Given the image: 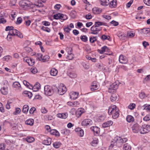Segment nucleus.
<instances>
[{"instance_id":"8","label":"nucleus","mask_w":150,"mask_h":150,"mask_svg":"<svg viewBox=\"0 0 150 150\" xmlns=\"http://www.w3.org/2000/svg\"><path fill=\"white\" fill-rule=\"evenodd\" d=\"M9 35H12V36H17L20 38H22L23 37V35L18 30L13 28L12 31H9Z\"/></svg>"},{"instance_id":"21","label":"nucleus","mask_w":150,"mask_h":150,"mask_svg":"<svg viewBox=\"0 0 150 150\" xmlns=\"http://www.w3.org/2000/svg\"><path fill=\"white\" fill-rule=\"evenodd\" d=\"M75 132L80 137H83L84 135V131L81 128L77 127L75 129Z\"/></svg>"},{"instance_id":"35","label":"nucleus","mask_w":150,"mask_h":150,"mask_svg":"<svg viewBox=\"0 0 150 150\" xmlns=\"http://www.w3.org/2000/svg\"><path fill=\"white\" fill-rule=\"evenodd\" d=\"M131 146L127 143L125 144L123 146L124 150H131Z\"/></svg>"},{"instance_id":"58","label":"nucleus","mask_w":150,"mask_h":150,"mask_svg":"<svg viewBox=\"0 0 150 150\" xmlns=\"http://www.w3.org/2000/svg\"><path fill=\"white\" fill-rule=\"evenodd\" d=\"M82 65L85 69H87L89 68V66L85 62H83Z\"/></svg>"},{"instance_id":"22","label":"nucleus","mask_w":150,"mask_h":150,"mask_svg":"<svg viewBox=\"0 0 150 150\" xmlns=\"http://www.w3.org/2000/svg\"><path fill=\"white\" fill-rule=\"evenodd\" d=\"M98 52L100 54H103L105 52H109L110 50L109 48L106 46L102 47L100 50H98Z\"/></svg>"},{"instance_id":"46","label":"nucleus","mask_w":150,"mask_h":150,"mask_svg":"<svg viewBox=\"0 0 150 150\" xmlns=\"http://www.w3.org/2000/svg\"><path fill=\"white\" fill-rule=\"evenodd\" d=\"M41 29L48 33H49L50 31V29L49 28L44 26H42L41 28Z\"/></svg>"},{"instance_id":"55","label":"nucleus","mask_w":150,"mask_h":150,"mask_svg":"<svg viewBox=\"0 0 150 150\" xmlns=\"http://www.w3.org/2000/svg\"><path fill=\"white\" fill-rule=\"evenodd\" d=\"M31 72L33 74H36L38 72L37 70L35 67H33L30 69Z\"/></svg>"},{"instance_id":"34","label":"nucleus","mask_w":150,"mask_h":150,"mask_svg":"<svg viewBox=\"0 0 150 150\" xmlns=\"http://www.w3.org/2000/svg\"><path fill=\"white\" fill-rule=\"evenodd\" d=\"M13 86L14 88H18L19 89H20L21 88L20 84L17 81L13 83Z\"/></svg>"},{"instance_id":"59","label":"nucleus","mask_w":150,"mask_h":150,"mask_svg":"<svg viewBox=\"0 0 150 150\" xmlns=\"http://www.w3.org/2000/svg\"><path fill=\"white\" fill-rule=\"evenodd\" d=\"M5 148V144L2 143L0 144V150H4Z\"/></svg>"},{"instance_id":"29","label":"nucleus","mask_w":150,"mask_h":150,"mask_svg":"<svg viewBox=\"0 0 150 150\" xmlns=\"http://www.w3.org/2000/svg\"><path fill=\"white\" fill-rule=\"evenodd\" d=\"M34 123V120L32 119H28L25 122V123L27 125L32 126Z\"/></svg>"},{"instance_id":"57","label":"nucleus","mask_w":150,"mask_h":150,"mask_svg":"<svg viewBox=\"0 0 150 150\" xmlns=\"http://www.w3.org/2000/svg\"><path fill=\"white\" fill-rule=\"evenodd\" d=\"M13 28V27L12 26H7L6 27L5 29L6 31H12V30Z\"/></svg>"},{"instance_id":"14","label":"nucleus","mask_w":150,"mask_h":150,"mask_svg":"<svg viewBox=\"0 0 150 150\" xmlns=\"http://www.w3.org/2000/svg\"><path fill=\"white\" fill-rule=\"evenodd\" d=\"M64 17H66V16L60 13L56 14L53 16L54 18L55 19H60L64 20L66 19L67 18L65 19Z\"/></svg>"},{"instance_id":"43","label":"nucleus","mask_w":150,"mask_h":150,"mask_svg":"<svg viewBox=\"0 0 150 150\" xmlns=\"http://www.w3.org/2000/svg\"><path fill=\"white\" fill-rule=\"evenodd\" d=\"M117 96L116 94H112L110 97V100L111 101L113 102L115 101L117 99Z\"/></svg>"},{"instance_id":"37","label":"nucleus","mask_w":150,"mask_h":150,"mask_svg":"<svg viewBox=\"0 0 150 150\" xmlns=\"http://www.w3.org/2000/svg\"><path fill=\"white\" fill-rule=\"evenodd\" d=\"M150 31V28H143L141 30V32L142 34H148Z\"/></svg>"},{"instance_id":"63","label":"nucleus","mask_w":150,"mask_h":150,"mask_svg":"<svg viewBox=\"0 0 150 150\" xmlns=\"http://www.w3.org/2000/svg\"><path fill=\"white\" fill-rule=\"evenodd\" d=\"M10 56H4L3 58V60H6L8 61V60L11 58Z\"/></svg>"},{"instance_id":"23","label":"nucleus","mask_w":150,"mask_h":150,"mask_svg":"<svg viewBox=\"0 0 150 150\" xmlns=\"http://www.w3.org/2000/svg\"><path fill=\"white\" fill-rule=\"evenodd\" d=\"M67 104L68 105L71 107H76L79 104V103L77 101L74 102L69 101L67 103Z\"/></svg>"},{"instance_id":"40","label":"nucleus","mask_w":150,"mask_h":150,"mask_svg":"<svg viewBox=\"0 0 150 150\" xmlns=\"http://www.w3.org/2000/svg\"><path fill=\"white\" fill-rule=\"evenodd\" d=\"M69 130L67 129H63L61 130V133L63 135H68Z\"/></svg>"},{"instance_id":"33","label":"nucleus","mask_w":150,"mask_h":150,"mask_svg":"<svg viewBox=\"0 0 150 150\" xmlns=\"http://www.w3.org/2000/svg\"><path fill=\"white\" fill-rule=\"evenodd\" d=\"M58 73L57 70L55 68L52 69L50 71L51 75L53 76H55L57 75Z\"/></svg>"},{"instance_id":"3","label":"nucleus","mask_w":150,"mask_h":150,"mask_svg":"<svg viewBox=\"0 0 150 150\" xmlns=\"http://www.w3.org/2000/svg\"><path fill=\"white\" fill-rule=\"evenodd\" d=\"M20 6L26 9L29 7H31L34 5L32 3L28 0H23L21 1L19 3Z\"/></svg>"},{"instance_id":"47","label":"nucleus","mask_w":150,"mask_h":150,"mask_svg":"<svg viewBox=\"0 0 150 150\" xmlns=\"http://www.w3.org/2000/svg\"><path fill=\"white\" fill-rule=\"evenodd\" d=\"M135 35V33H133L132 31L128 32L127 33V36L130 38L133 37Z\"/></svg>"},{"instance_id":"36","label":"nucleus","mask_w":150,"mask_h":150,"mask_svg":"<svg viewBox=\"0 0 150 150\" xmlns=\"http://www.w3.org/2000/svg\"><path fill=\"white\" fill-rule=\"evenodd\" d=\"M29 107L27 105H24L23 107V112L25 113H27L29 110Z\"/></svg>"},{"instance_id":"11","label":"nucleus","mask_w":150,"mask_h":150,"mask_svg":"<svg viewBox=\"0 0 150 150\" xmlns=\"http://www.w3.org/2000/svg\"><path fill=\"white\" fill-rule=\"evenodd\" d=\"M93 123L92 120L90 119H86L82 122L81 125L83 126H90Z\"/></svg>"},{"instance_id":"44","label":"nucleus","mask_w":150,"mask_h":150,"mask_svg":"<svg viewBox=\"0 0 150 150\" xmlns=\"http://www.w3.org/2000/svg\"><path fill=\"white\" fill-rule=\"evenodd\" d=\"M24 94L27 95L29 98H31L32 96V93L30 92L25 91L24 92Z\"/></svg>"},{"instance_id":"50","label":"nucleus","mask_w":150,"mask_h":150,"mask_svg":"<svg viewBox=\"0 0 150 150\" xmlns=\"http://www.w3.org/2000/svg\"><path fill=\"white\" fill-rule=\"evenodd\" d=\"M83 112L81 110L78 109L76 112V115L77 116L79 117L81 116L83 113Z\"/></svg>"},{"instance_id":"53","label":"nucleus","mask_w":150,"mask_h":150,"mask_svg":"<svg viewBox=\"0 0 150 150\" xmlns=\"http://www.w3.org/2000/svg\"><path fill=\"white\" fill-rule=\"evenodd\" d=\"M135 107V104L134 103L130 104L128 106V108L131 110L134 109Z\"/></svg>"},{"instance_id":"45","label":"nucleus","mask_w":150,"mask_h":150,"mask_svg":"<svg viewBox=\"0 0 150 150\" xmlns=\"http://www.w3.org/2000/svg\"><path fill=\"white\" fill-rule=\"evenodd\" d=\"M81 39L83 42H86L88 40V38L86 35H81L80 37Z\"/></svg>"},{"instance_id":"16","label":"nucleus","mask_w":150,"mask_h":150,"mask_svg":"<svg viewBox=\"0 0 150 150\" xmlns=\"http://www.w3.org/2000/svg\"><path fill=\"white\" fill-rule=\"evenodd\" d=\"M139 126L137 123H136L133 125L132 127V131L134 133H137L139 132Z\"/></svg>"},{"instance_id":"62","label":"nucleus","mask_w":150,"mask_h":150,"mask_svg":"<svg viewBox=\"0 0 150 150\" xmlns=\"http://www.w3.org/2000/svg\"><path fill=\"white\" fill-rule=\"evenodd\" d=\"M92 18V16L91 15V14L90 13H88L87 15H86L85 16V18L87 19H90Z\"/></svg>"},{"instance_id":"52","label":"nucleus","mask_w":150,"mask_h":150,"mask_svg":"<svg viewBox=\"0 0 150 150\" xmlns=\"http://www.w3.org/2000/svg\"><path fill=\"white\" fill-rule=\"evenodd\" d=\"M96 38V37H90V42L91 43L94 42L97 40Z\"/></svg>"},{"instance_id":"49","label":"nucleus","mask_w":150,"mask_h":150,"mask_svg":"<svg viewBox=\"0 0 150 150\" xmlns=\"http://www.w3.org/2000/svg\"><path fill=\"white\" fill-rule=\"evenodd\" d=\"M21 111V110L19 108H16L15 111L13 112V114L15 115H17Z\"/></svg>"},{"instance_id":"38","label":"nucleus","mask_w":150,"mask_h":150,"mask_svg":"<svg viewBox=\"0 0 150 150\" xmlns=\"http://www.w3.org/2000/svg\"><path fill=\"white\" fill-rule=\"evenodd\" d=\"M92 11L94 14H98L100 12V9L96 7H94L93 8Z\"/></svg>"},{"instance_id":"56","label":"nucleus","mask_w":150,"mask_h":150,"mask_svg":"<svg viewBox=\"0 0 150 150\" xmlns=\"http://www.w3.org/2000/svg\"><path fill=\"white\" fill-rule=\"evenodd\" d=\"M22 21V18L21 17H18L17 19L16 23L17 25L21 23Z\"/></svg>"},{"instance_id":"7","label":"nucleus","mask_w":150,"mask_h":150,"mask_svg":"<svg viewBox=\"0 0 150 150\" xmlns=\"http://www.w3.org/2000/svg\"><path fill=\"white\" fill-rule=\"evenodd\" d=\"M45 94L47 96H50L53 94V90L51 86L47 85L44 87Z\"/></svg>"},{"instance_id":"2","label":"nucleus","mask_w":150,"mask_h":150,"mask_svg":"<svg viewBox=\"0 0 150 150\" xmlns=\"http://www.w3.org/2000/svg\"><path fill=\"white\" fill-rule=\"evenodd\" d=\"M127 140L126 138H122L120 137H118L115 142H112L110 145L109 146V149L111 150L115 145H118L119 143H123L125 142Z\"/></svg>"},{"instance_id":"42","label":"nucleus","mask_w":150,"mask_h":150,"mask_svg":"<svg viewBox=\"0 0 150 150\" xmlns=\"http://www.w3.org/2000/svg\"><path fill=\"white\" fill-rule=\"evenodd\" d=\"M61 145V143L59 142H56L53 144V146L56 148H59Z\"/></svg>"},{"instance_id":"60","label":"nucleus","mask_w":150,"mask_h":150,"mask_svg":"<svg viewBox=\"0 0 150 150\" xmlns=\"http://www.w3.org/2000/svg\"><path fill=\"white\" fill-rule=\"evenodd\" d=\"M143 120L147 121L150 120V115H147L143 118Z\"/></svg>"},{"instance_id":"28","label":"nucleus","mask_w":150,"mask_h":150,"mask_svg":"<svg viewBox=\"0 0 150 150\" xmlns=\"http://www.w3.org/2000/svg\"><path fill=\"white\" fill-rule=\"evenodd\" d=\"M57 116L58 117L61 118L65 119L67 117L68 114L67 113L62 114L59 113L57 115Z\"/></svg>"},{"instance_id":"24","label":"nucleus","mask_w":150,"mask_h":150,"mask_svg":"<svg viewBox=\"0 0 150 150\" xmlns=\"http://www.w3.org/2000/svg\"><path fill=\"white\" fill-rule=\"evenodd\" d=\"M113 122L111 121H109L105 122L104 123L102 124V127L104 128L109 127L112 125Z\"/></svg>"},{"instance_id":"17","label":"nucleus","mask_w":150,"mask_h":150,"mask_svg":"<svg viewBox=\"0 0 150 150\" xmlns=\"http://www.w3.org/2000/svg\"><path fill=\"white\" fill-rule=\"evenodd\" d=\"M91 130L93 132L95 135H98L99 134L100 130V128L97 127H91Z\"/></svg>"},{"instance_id":"19","label":"nucleus","mask_w":150,"mask_h":150,"mask_svg":"<svg viewBox=\"0 0 150 150\" xmlns=\"http://www.w3.org/2000/svg\"><path fill=\"white\" fill-rule=\"evenodd\" d=\"M79 94L78 92H71L70 93V98L71 99L75 100L78 98Z\"/></svg>"},{"instance_id":"41","label":"nucleus","mask_w":150,"mask_h":150,"mask_svg":"<svg viewBox=\"0 0 150 150\" xmlns=\"http://www.w3.org/2000/svg\"><path fill=\"white\" fill-rule=\"evenodd\" d=\"M35 140V139L33 137H27L26 138V141L28 142L31 143Z\"/></svg>"},{"instance_id":"6","label":"nucleus","mask_w":150,"mask_h":150,"mask_svg":"<svg viewBox=\"0 0 150 150\" xmlns=\"http://www.w3.org/2000/svg\"><path fill=\"white\" fill-rule=\"evenodd\" d=\"M119 84V82L116 81L110 85L108 88V92L110 93L115 92L118 88Z\"/></svg>"},{"instance_id":"4","label":"nucleus","mask_w":150,"mask_h":150,"mask_svg":"<svg viewBox=\"0 0 150 150\" xmlns=\"http://www.w3.org/2000/svg\"><path fill=\"white\" fill-rule=\"evenodd\" d=\"M9 85L7 81H5L4 83V86L1 89L0 91L1 93L4 95H7L8 92V87Z\"/></svg>"},{"instance_id":"48","label":"nucleus","mask_w":150,"mask_h":150,"mask_svg":"<svg viewBox=\"0 0 150 150\" xmlns=\"http://www.w3.org/2000/svg\"><path fill=\"white\" fill-rule=\"evenodd\" d=\"M110 38V36H107L105 35H103L101 38V39L103 40H108Z\"/></svg>"},{"instance_id":"10","label":"nucleus","mask_w":150,"mask_h":150,"mask_svg":"<svg viewBox=\"0 0 150 150\" xmlns=\"http://www.w3.org/2000/svg\"><path fill=\"white\" fill-rule=\"evenodd\" d=\"M37 55L38 56L40 55V57H38L37 58V60L42 61L43 62H45L48 61L50 57L49 56L46 55L44 56L42 58V54L40 53H37Z\"/></svg>"},{"instance_id":"13","label":"nucleus","mask_w":150,"mask_h":150,"mask_svg":"<svg viewBox=\"0 0 150 150\" xmlns=\"http://www.w3.org/2000/svg\"><path fill=\"white\" fill-rule=\"evenodd\" d=\"M23 61L26 62L29 66H32L35 63V60L34 59L27 57H25L23 59Z\"/></svg>"},{"instance_id":"9","label":"nucleus","mask_w":150,"mask_h":150,"mask_svg":"<svg viewBox=\"0 0 150 150\" xmlns=\"http://www.w3.org/2000/svg\"><path fill=\"white\" fill-rule=\"evenodd\" d=\"M101 30V28L100 27H98L94 25L91 28V33L94 35H97Z\"/></svg>"},{"instance_id":"54","label":"nucleus","mask_w":150,"mask_h":150,"mask_svg":"<svg viewBox=\"0 0 150 150\" xmlns=\"http://www.w3.org/2000/svg\"><path fill=\"white\" fill-rule=\"evenodd\" d=\"M139 97L141 99H143L147 97L144 92H142L139 94Z\"/></svg>"},{"instance_id":"5","label":"nucleus","mask_w":150,"mask_h":150,"mask_svg":"<svg viewBox=\"0 0 150 150\" xmlns=\"http://www.w3.org/2000/svg\"><path fill=\"white\" fill-rule=\"evenodd\" d=\"M150 131V125L144 124L142 125L139 132L141 134H145Z\"/></svg>"},{"instance_id":"1","label":"nucleus","mask_w":150,"mask_h":150,"mask_svg":"<svg viewBox=\"0 0 150 150\" xmlns=\"http://www.w3.org/2000/svg\"><path fill=\"white\" fill-rule=\"evenodd\" d=\"M109 114L110 115H112V117L114 119H116L119 116V110L115 105L111 106L108 110Z\"/></svg>"},{"instance_id":"51","label":"nucleus","mask_w":150,"mask_h":150,"mask_svg":"<svg viewBox=\"0 0 150 150\" xmlns=\"http://www.w3.org/2000/svg\"><path fill=\"white\" fill-rule=\"evenodd\" d=\"M98 143V140L96 139L93 140L91 142V145L93 146H95Z\"/></svg>"},{"instance_id":"27","label":"nucleus","mask_w":150,"mask_h":150,"mask_svg":"<svg viewBox=\"0 0 150 150\" xmlns=\"http://www.w3.org/2000/svg\"><path fill=\"white\" fill-rule=\"evenodd\" d=\"M51 139L50 138H47L46 140H45L43 141V143L47 145H50L51 143Z\"/></svg>"},{"instance_id":"31","label":"nucleus","mask_w":150,"mask_h":150,"mask_svg":"<svg viewBox=\"0 0 150 150\" xmlns=\"http://www.w3.org/2000/svg\"><path fill=\"white\" fill-rule=\"evenodd\" d=\"M143 110H146L147 112H150V105L147 104H144L142 106Z\"/></svg>"},{"instance_id":"12","label":"nucleus","mask_w":150,"mask_h":150,"mask_svg":"<svg viewBox=\"0 0 150 150\" xmlns=\"http://www.w3.org/2000/svg\"><path fill=\"white\" fill-rule=\"evenodd\" d=\"M67 91V88L66 87L62 84V86H60L58 88V91L60 95H62L65 93Z\"/></svg>"},{"instance_id":"25","label":"nucleus","mask_w":150,"mask_h":150,"mask_svg":"<svg viewBox=\"0 0 150 150\" xmlns=\"http://www.w3.org/2000/svg\"><path fill=\"white\" fill-rule=\"evenodd\" d=\"M51 134L55 135L56 136L59 137L60 136L59 132L56 129H52L49 131Z\"/></svg>"},{"instance_id":"61","label":"nucleus","mask_w":150,"mask_h":150,"mask_svg":"<svg viewBox=\"0 0 150 150\" xmlns=\"http://www.w3.org/2000/svg\"><path fill=\"white\" fill-rule=\"evenodd\" d=\"M94 25L96 26V27H100V26L102 25V22L99 21H96L95 22Z\"/></svg>"},{"instance_id":"30","label":"nucleus","mask_w":150,"mask_h":150,"mask_svg":"<svg viewBox=\"0 0 150 150\" xmlns=\"http://www.w3.org/2000/svg\"><path fill=\"white\" fill-rule=\"evenodd\" d=\"M116 0H113L111 1L109 4V6L110 8H115L116 6Z\"/></svg>"},{"instance_id":"20","label":"nucleus","mask_w":150,"mask_h":150,"mask_svg":"<svg viewBox=\"0 0 150 150\" xmlns=\"http://www.w3.org/2000/svg\"><path fill=\"white\" fill-rule=\"evenodd\" d=\"M99 88V86L97 85L96 81H94L91 83L90 89L91 91H94L98 89Z\"/></svg>"},{"instance_id":"32","label":"nucleus","mask_w":150,"mask_h":150,"mask_svg":"<svg viewBox=\"0 0 150 150\" xmlns=\"http://www.w3.org/2000/svg\"><path fill=\"white\" fill-rule=\"evenodd\" d=\"M117 36L121 40H124L125 39V35L123 33L119 32L117 33Z\"/></svg>"},{"instance_id":"15","label":"nucleus","mask_w":150,"mask_h":150,"mask_svg":"<svg viewBox=\"0 0 150 150\" xmlns=\"http://www.w3.org/2000/svg\"><path fill=\"white\" fill-rule=\"evenodd\" d=\"M40 84L39 83L37 82L33 86L30 85V87H29V88L30 89H32L34 91H37L40 89Z\"/></svg>"},{"instance_id":"64","label":"nucleus","mask_w":150,"mask_h":150,"mask_svg":"<svg viewBox=\"0 0 150 150\" xmlns=\"http://www.w3.org/2000/svg\"><path fill=\"white\" fill-rule=\"evenodd\" d=\"M144 2L145 4L150 6V0H144Z\"/></svg>"},{"instance_id":"39","label":"nucleus","mask_w":150,"mask_h":150,"mask_svg":"<svg viewBox=\"0 0 150 150\" xmlns=\"http://www.w3.org/2000/svg\"><path fill=\"white\" fill-rule=\"evenodd\" d=\"M126 120L127 122H130L134 121V118L132 116L129 115L127 116L126 117Z\"/></svg>"},{"instance_id":"26","label":"nucleus","mask_w":150,"mask_h":150,"mask_svg":"<svg viewBox=\"0 0 150 150\" xmlns=\"http://www.w3.org/2000/svg\"><path fill=\"white\" fill-rule=\"evenodd\" d=\"M101 5L106 6L108 5L109 3V0H99Z\"/></svg>"},{"instance_id":"18","label":"nucleus","mask_w":150,"mask_h":150,"mask_svg":"<svg viewBox=\"0 0 150 150\" xmlns=\"http://www.w3.org/2000/svg\"><path fill=\"white\" fill-rule=\"evenodd\" d=\"M119 61L120 63L125 64L127 63L128 60L126 57L121 55L119 57Z\"/></svg>"}]
</instances>
